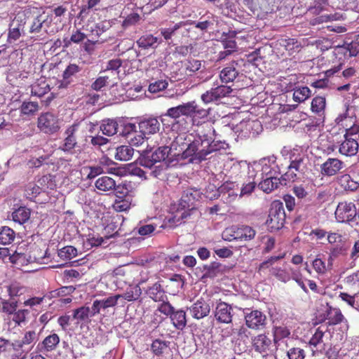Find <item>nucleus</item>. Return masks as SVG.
<instances>
[{"label":"nucleus","mask_w":359,"mask_h":359,"mask_svg":"<svg viewBox=\"0 0 359 359\" xmlns=\"http://www.w3.org/2000/svg\"><path fill=\"white\" fill-rule=\"evenodd\" d=\"M191 135L186 133L177 135L173 142L172 147L177 149L179 147V151H182L181 158L187 159L189 163H199L202 161L206 159L207 153H205L203 147H201V144L196 139H191Z\"/></svg>","instance_id":"1"},{"label":"nucleus","mask_w":359,"mask_h":359,"mask_svg":"<svg viewBox=\"0 0 359 359\" xmlns=\"http://www.w3.org/2000/svg\"><path fill=\"white\" fill-rule=\"evenodd\" d=\"M290 165L287 171L282 175L283 180L285 181L284 185L287 184V181L294 182L303 176L306 172V155L299 149H293L289 154Z\"/></svg>","instance_id":"2"},{"label":"nucleus","mask_w":359,"mask_h":359,"mask_svg":"<svg viewBox=\"0 0 359 359\" xmlns=\"http://www.w3.org/2000/svg\"><path fill=\"white\" fill-rule=\"evenodd\" d=\"M285 221V213L283 203L275 201L271 203L266 224L271 232L282 229Z\"/></svg>","instance_id":"3"},{"label":"nucleus","mask_w":359,"mask_h":359,"mask_svg":"<svg viewBox=\"0 0 359 359\" xmlns=\"http://www.w3.org/2000/svg\"><path fill=\"white\" fill-rule=\"evenodd\" d=\"M255 235L256 231L250 226H232L223 231L222 238L227 241H247L253 239Z\"/></svg>","instance_id":"4"},{"label":"nucleus","mask_w":359,"mask_h":359,"mask_svg":"<svg viewBox=\"0 0 359 359\" xmlns=\"http://www.w3.org/2000/svg\"><path fill=\"white\" fill-rule=\"evenodd\" d=\"M37 128L43 133L53 135L59 131L60 126L55 115L50 112H44L37 118Z\"/></svg>","instance_id":"5"},{"label":"nucleus","mask_w":359,"mask_h":359,"mask_svg":"<svg viewBox=\"0 0 359 359\" xmlns=\"http://www.w3.org/2000/svg\"><path fill=\"white\" fill-rule=\"evenodd\" d=\"M244 319L247 327L253 330H264L267 324L266 316L257 309H246L244 311Z\"/></svg>","instance_id":"6"},{"label":"nucleus","mask_w":359,"mask_h":359,"mask_svg":"<svg viewBox=\"0 0 359 359\" xmlns=\"http://www.w3.org/2000/svg\"><path fill=\"white\" fill-rule=\"evenodd\" d=\"M334 215L337 222H349L357 215L355 205L353 202H340L337 205Z\"/></svg>","instance_id":"7"},{"label":"nucleus","mask_w":359,"mask_h":359,"mask_svg":"<svg viewBox=\"0 0 359 359\" xmlns=\"http://www.w3.org/2000/svg\"><path fill=\"white\" fill-rule=\"evenodd\" d=\"M252 349L265 358L271 353L272 341L266 334H259L251 339Z\"/></svg>","instance_id":"8"},{"label":"nucleus","mask_w":359,"mask_h":359,"mask_svg":"<svg viewBox=\"0 0 359 359\" xmlns=\"http://www.w3.org/2000/svg\"><path fill=\"white\" fill-rule=\"evenodd\" d=\"M78 124H72L66 129L64 133L65 137L62 143L60 145L59 149L70 154L74 153V149L77 146L76 133L78 130Z\"/></svg>","instance_id":"9"},{"label":"nucleus","mask_w":359,"mask_h":359,"mask_svg":"<svg viewBox=\"0 0 359 359\" xmlns=\"http://www.w3.org/2000/svg\"><path fill=\"white\" fill-rule=\"evenodd\" d=\"M218 191L224 203L231 204L238 196L239 187L235 182L226 181L219 187Z\"/></svg>","instance_id":"10"},{"label":"nucleus","mask_w":359,"mask_h":359,"mask_svg":"<svg viewBox=\"0 0 359 359\" xmlns=\"http://www.w3.org/2000/svg\"><path fill=\"white\" fill-rule=\"evenodd\" d=\"M197 138L201 144V147H205L210 142H212L215 137V130L212 124L208 121H204L198 126L196 130Z\"/></svg>","instance_id":"11"},{"label":"nucleus","mask_w":359,"mask_h":359,"mask_svg":"<svg viewBox=\"0 0 359 359\" xmlns=\"http://www.w3.org/2000/svg\"><path fill=\"white\" fill-rule=\"evenodd\" d=\"M232 92L230 86L221 85L215 88H212L202 94L201 100L204 103L208 104L212 102H217L222 98L229 96Z\"/></svg>","instance_id":"12"},{"label":"nucleus","mask_w":359,"mask_h":359,"mask_svg":"<svg viewBox=\"0 0 359 359\" xmlns=\"http://www.w3.org/2000/svg\"><path fill=\"white\" fill-rule=\"evenodd\" d=\"M241 73V66L238 61L232 60L220 72L219 78L222 83L233 82Z\"/></svg>","instance_id":"13"},{"label":"nucleus","mask_w":359,"mask_h":359,"mask_svg":"<svg viewBox=\"0 0 359 359\" xmlns=\"http://www.w3.org/2000/svg\"><path fill=\"white\" fill-rule=\"evenodd\" d=\"M233 309L231 305L224 302L217 304L215 317L218 323L229 324L232 322Z\"/></svg>","instance_id":"14"},{"label":"nucleus","mask_w":359,"mask_h":359,"mask_svg":"<svg viewBox=\"0 0 359 359\" xmlns=\"http://www.w3.org/2000/svg\"><path fill=\"white\" fill-rule=\"evenodd\" d=\"M201 198V192L194 188H187L183 191L180 205L189 210H194V203Z\"/></svg>","instance_id":"15"},{"label":"nucleus","mask_w":359,"mask_h":359,"mask_svg":"<svg viewBox=\"0 0 359 359\" xmlns=\"http://www.w3.org/2000/svg\"><path fill=\"white\" fill-rule=\"evenodd\" d=\"M189 311L194 318L200 320L209 315L210 306L208 301L201 297L191 305Z\"/></svg>","instance_id":"16"},{"label":"nucleus","mask_w":359,"mask_h":359,"mask_svg":"<svg viewBox=\"0 0 359 359\" xmlns=\"http://www.w3.org/2000/svg\"><path fill=\"white\" fill-rule=\"evenodd\" d=\"M344 163L341 160L329 158L320 165V172L323 176H334L344 168Z\"/></svg>","instance_id":"17"},{"label":"nucleus","mask_w":359,"mask_h":359,"mask_svg":"<svg viewBox=\"0 0 359 359\" xmlns=\"http://www.w3.org/2000/svg\"><path fill=\"white\" fill-rule=\"evenodd\" d=\"M193 103H183L176 107L169 108L165 113L164 116H168L174 120L180 118L181 116H185L187 118L190 115L191 111L194 109V107L192 105Z\"/></svg>","instance_id":"18"},{"label":"nucleus","mask_w":359,"mask_h":359,"mask_svg":"<svg viewBox=\"0 0 359 359\" xmlns=\"http://www.w3.org/2000/svg\"><path fill=\"white\" fill-rule=\"evenodd\" d=\"M119 299H121V295L118 294L110 296L104 299L95 300L91 307V316H94L96 314H98L101 309H106L109 307L115 306L117 304V302Z\"/></svg>","instance_id":"19"},{"label":"nucleus","mask_w":359,"mask_h":359,"mask_svg":"<svg viewBox=\"0 0 359 359\" xmlns=\"http://www.w3.org/2000/svg\"><path fill=\"white\" fill-rule=\"evenodd\" d=\"M39 338V334L35 330H28L24 334L23 337L20 340H16L13 343V348L15 351L22 350L24 347L34 344Z\"/></svg>","instance_id":"20"},{"label":"nucleus","mask_w":359,"mask_h":359,"mask_svg":"<svg viewBox=\"0 0 359 359\" xmlns=\"http://www.w3.org/2000/svg\"><path fill=\"white\" fill-rule=\"evenodd\" d=\"M139 129L143 135L155 134L160 130V123L156 118H144L139 123Z\"/></svg>","instance_id":"21"},{"label":"nucleus","mask_w":359,"mask_h":359,"mask_svg":"<svg viewBox=\"0 0 359 359\" xmlns=\"http://www.w3.org/2000/svg\"><path fill=\"white\" fill-rule=\"evenodd\" d=\"M359 144L357 139L353 137H344V140L339 146V151L346 156H355L358 151Z\"/></svg>","instance_id":"22"},{"label":"nucleus","mask_w":359,"mask_h":359,"mask_svg":"<svg viewBox=\"0 0 359 359\" xmlns=\"http://www.w3.org/2000/svg\"><path fill=\"white\" fill-rule=\"evenodd\" d=\"M279 44L287 52L289 55L299 53L304 46L302 42L295 38L280 39Z\"/></svg>","instance_id":"23"},{"label":"nucleus","mask_w":359,"mask_h":359,"mask_svg":"<svg viewBox=\"0 0 359 359\" xmlns=\"http://www.w3.org/2000/svg\"><path fill=\"white\" fill-rule=\"evenodd\" d=\"M161 43V41L151 34H144L136 41L137 46L143 50L156 49Z\"/></svg>","instance_id":"24"},{"label":"nucleus","mask_w":359,"mask_h":359,"mask_svg":"<svg viewBox=\"0 0 359 359\" xmlns=\"http://www.w3.org/2000/svg\"><path fill=\"white\" fill-rule=\"evenodd\" d=\"M169 344V341L155 339L151 345V350L155 355L166 359V355L170 351Z\"/></svg>","instance_id":"25"},{"label":"nucleus","mask_w":359,"mask_h":359,"mask_svg":"<svg viewBox=\"0 0 359 359\" xmlns=\"http://www.w3.org/2000/svg\"><path fill=\"white\" fill-rule=\"evenodd\" d=\"M325 319L327 320L329 325H338L345 320L344 315L339 308L332 307L327 304V309L325 311Z\"/></svg>","instance_id":"26"},{"label":"nucleus","mask_w":359,"mask_h":359,"mask_svg":"<svg viewBox=\"0 0 359 359\" xmlns=\"http://www.w3.org/2000/svg\"><path fill=\"white\" fill-rule=\"evenodd\" d=\"M4 289L6 290V292L8 293V296L11 299L20 297L27 292V287L18 282L12 283L9 285L4 287H0V295L1 294Z\"/></svg>","instance_id":"27"},{"label":"nucleus","mask_w":359,"mask_h":359,"mask_svg":"<svg viewBox=\"0 0 359 359\" xmlns=\"http://www.w3.org/2000/svg\"><path fill=\"white\" fill-rule=\"evenodd\" d=\"M284 182L282 177H269L259 182L258 187L263 191L269 194L277 189L279 184H284Z\"/></svg>","instance_id":"28"},{"label":"nucleus","mask_w":359,"mask_h":359,"mask_svg":"<svg viewBox=\"0 0 359 359\" xmlns=\"http://www.w3.org/2000/svg\"><path fill=\"white\" fill-rule=\"evenodd\" d=\"M325 332L318 327L309 341V344L316 348V351L321 353L326 351V345L323 342V337Z\"/></svg>","instance_id":"29"},{"label":"nucleus","mask_w":359,"mask_h":359,"mask_svg":"<svg viewBox=\"0 0 359 359\" xmlns=\"http://www.w3.org/2000/svg\"><path fill=\"white\" fill-rule=\"evenodd\" d=\"M31 216V210L25 206H20L12 212V219L15 223L24 224L29 221Z\"/></svg>","instance_id":"30"},{"label":"nucleus","mask_w":359,"mask_h":359,"mask_svg":"<svg viewBox=\"0 0 359 359\" xmlns=\"http://www.w3.org/2000/svg\"><path fill=\"white\" fill-rule=\"evenodd\" d=\"M148 296L155 302L163 301L166 299L165 292L159 282L155 283L147 290Z\"/></svg>","instance_id":"31"},{"label":"nucleus","mask_w":359,"mask_h":359,"mask_svg":"<svg viewBox=\"0 0 359 359\" xmlns=\"http://www.w3.org/2000/svg\"><path fill=\"white\" fill-rule=\"evenodd\" d=\"M95 186L102 191H113L116 188V182L110 177L103 176L95 181Z\"/></svg>","instance_id":"32"},{"label":"nucleus","mask_w":359,"mask_h":359,"mask_svg":"<svg viewBox=\"0 0 359 359\" xmlns=\"http://www.w3.org/2000/svg\"><path fill=\"white\" fill-rule=\"evenodd\" d=\"M111 27V22L109 20H104L96 23L90 28V36L93 39H98L101 35L108 31Z\"/></svg>","instance_id":"33"},{"label":"nucleus","mask_w":359,"mask_h":359,"mask_svg":"<svg viewBox=\"0 0 359 359\" xmlns=\"http://www.w3.org/2000/svg\"><path fill=\"white\" fill-rule=\"evenodd\" d=\"M236 32L229 30L228 32H223L222 35V43L224 49L231 52L235 51L236 48V43L233 40L236 36Z\"/></svg>","instance_id":"34"},{"label":"nucleus","mask_w":359,"mask_h":359,"mask_svg":"<svg viewBox=\"0 0 359 359\" xmlns=\"http://www.w3.org/2000/svg\"><path fill=\"white\" fill-rule=\"evenodd\" d=\"M172 148V147H169L164 146L156 149L154 152L151 153V156H149L150 158L149 161L151 163V165L154 163L161 162L165 160L168 157L169 153L170 152Z\"/></svg>","instance_id":"35"},{"label":"nucleus","mask_w":359,"mask_h":359,"mask_svg":"<svg viewBox=\"0 0 359 359\" xmlns=\"http://www.w3.org/2000/svg\"><path fill=\"white\" fill-rule=\"evenodd\" d=\"M291 90H293L294 101L298 103L304 102L311 95V91L307 86H297Z\"/></svg>","instance_id":"36"},{"label":"nucleus","mask_w":359,"mask_h":359,"mask_svg":"<svg viewBox=\"0 0 359 359\" xmlns=\"http://www.w3.org/2000/svg\"><path fill=\"white\" fill-rule=\"evenodd\" d=\"M134 149L129 145H121L116 148L115 159L120 161H127L132 158Z\"/></svg>","instance_id":"37"},{"label":"nucleus","mask_w":359,"mask_h":359,"mask_svg":"<svg viewBox=\"0 0 359 359\" xmlns=\"http://www.w3.org/2000/svg\"><path fill=\"white\" fill-rule=\"evenodd\" d=\"M118 123L114 119H105L102 121L100 130L107 136H112L118 132Z\"/></svg>","instance_id":"38"},{"label":"nucleus","mask_w":359,"mask_h":359,"mask_svg":"<svg viewBox=\"0 0 359 359\" xmlns=\"http://www.w3.org/2000/svg\"><path fill=\"white\" fill-rule=\"evenodd\" d=\"M86 37L87 36L85 33L82 32L80 29H76L72 32L70 38L66 37L63 39V46L65 48H68L72 43L79 44L83 41Z\"/></svg>","instance_id":"39"},{"label":"nucleus","mask_w":359,"mask_h":359,"mask_svg":"<svg viewBox=\"0 0 359 359\" xmlns=\"http://www.w3.org/2000/svg\"><path fill=\"white\" fill-rule=\"evenodd\" d=\"M50 90L48 83L46 81H38L32 86V95L41 97Z\"/></svg>","instance_id":"40"},{"label":"nucleus","mask_w":359,"mask_h":359,"mask_svg":"<svg viewBox=\"0 0 359 359\" xmlns=\"http://www.w3.org/2000/svg\"><path fill=\"white\" fill-rule=\"evenodd\" d=\"M174 326L182 330L187 325L186 313L183 310H178L172 313L170 316Z\"/></svg>","instance_id":"41"},{"label":"nucleus","mask_w":359,"mask_h":359,"mask_svg":"<svg viewBox=\"0 0 359 359\" xmlns=\"http://www.w3.org/2000/svg\"><path fill=\"white\" fill-rule=\"evenodd\" d=\"M326 107V99L323 96H316L313 98L311 104L312 112L320 115L325 111Z\"/></svg>","instance_id":"42"},{"label":"nucleus","mask_w":359,"mask_h":359,"mask_svg":"<svg viewBox=\"0 0 359 359\" xmlns=\"http://www.w3.org/2000/svg\"><path fill=\"white\" fill-rule=\"evenodd\" d=\"M60 343V337L55 334L53 333L45 337L41 344L46 351H52L55 350Z\"/></svg>","instance_id":"43"},{"label":"nucleus","mask_w":359,"mask_h":359,"mask_svg":"<svg viewBox=\"0 0 359 359\" xmlns=\"http://www.w3.org/2000/svg\"><path fill=\"white\" fill-rule=\"evenodd\" d=\"M141 294L142 290L139 285H136L135 286L130 287L123 294L120 295L121 298H123L128 302H133L138 299Z\"/></svg>","instance_id":"44"},{"label":"nucleus","mask_w":359,"mask_h":359,"mask_svg":"<svg viewBox=\"0 0 359 359\" xmlns=\"http://www.w3.org/2000/svg\"><path fill=\"white\" fill-rule=\"evenodd\" d=\"M15 237V231L8 226H3L0 229V243L8 245L11 243Z\"/></svg>","instance_id":"45"},{"label":"nucleus","mask_w":359,"mask_h":359,"mask_svg":"<svg viewBox=\"0 0 359 359\" xmlns=\"http://www.w3.org/2000/svg\"><path fill=\"white\" fill-rule=\"evenodd\" d=\"M141 20V16L137 12H132L126 16L121 23V27L123 29H126L130 27L137 25Z\"/></svg>","instance_id":"46"},{"label":"nucleus","mask_w":359,"mask_h":359,"mask_svg":"<svg viewBox=\"0 0 359 359\" xmlns=\"http://www.w3.org/2000/svg\"><path fill=\"white\" fill-rule=\"evenodd\" d=\"M39 109V106L36 102H23L20 106V110L22 115H34Z\"/></svg>","instance_id":"47"},{"label":"nucleus","mask_w":359,"mask_h":359,"mask_svg":"<svg viewBox=\"0 0 359 359\" xmlns=\"http://www.w3.org/2000/svg\"><path fill=\"white\" fill-rule=\"evenodd\" d=\"M201 61L196 59H189L184 63V67L188 76L194 75L201 68Z\"/></svg>","instance_id":"48"},{"label":"nucleus","mask_w":359,"mask_h":359,"mask_svg":"<svg viewBox=\"0 0 359 359\" xmlns=\"http://www.w3.org/2000/svg\"><path fill=\"white\" fill-rule=\"evenodd\" d=\"M57 255L62 260H71L77 256V249L72 245H67L60 249Z\"/></svg>","instance_id":"49"},{"label":"nucleus","mask_w":359,"mask_h":359,"mask_svg":"<svg viewBox=\"0 0 359 359\" xmlns=\"http://www.w3.org/2000/svg\"><path fill=\"white\" fill-rule=\"evenodd\" d=\"M339 184L345 190H354L357 188V184L354 182L350 175L345 174L337 178Z\"/></svg>","instance_id":"50"},{"label":"nucleus","mask_w":359,"mask_h":359,"mask_svg":"<svg viewBox=\"0 0 359 359\" xmlns=\"http://www.w3.org/2000/svg\"><path fill=\"white\" fill-rule=\"evenodd\" d=\"M29 313L30 311L28 309H18L13 314L11 319L16 325L21 326L22 324L26 323L27 318Z\"/></svg>","instance_id":"51"},{"label":"nucleus","mask_w":359,"mask_h":359,"mask_svg":"<svg viewBox=\"0 0 359 359\" xmlns=\"http://www.w3.org/2000/svg\"><path fill=\"white\" fill-rule=\"evenodd\" d=\"M1 304V309L3 312L9 314L13 315L15 311L17 310L18 308V302L17 301H9L6 299V298L0 297Z\"/></svg>","instance_id":"52"},{"label":"nucleus","mask_w":359,"mask_h":359,"mask_svg":"<svg viewBox=\"0 0 359 359\" xmlns=\"http://www.w3.org/2000/svg\"><path fill=\"white\" fill-rule=\"evenodd\" d=\"M271 274L275 276L278 280L287 283L291 279V276L289 271L281 268L273 267L270 270Z\"/></svg>","instance_id":"53"},{"label":"nucleus","mask_w":359,"mask_h":359,"mask_svg":"<svg viewBox=\"0 0 359 359\" xmlns=\"http://www.w3.org/2000/svg\"><path fill=\"white\" fill-rule=\"evenodd\" d=\"M40 17L41 22L42 23V28L44 29V31L47 34L54 33L55 31L53 29H50L53 20V14L43 12L42 13L40 14Z\"/></svg>","instance_id":"54"},{"label":"nucleus","mask_w":359,"mask_h":359,"mask_svg":"<svg viewBox=\"0 0 359 359\" xmlns=\"http://www.w3.org/2000/svg\"><path fill=\"white\" fill-rule=\"evenodd\" d=\"M73 318L79 321L87 320L89 316H91V310L88 306H81L74 310Z\"/></svg>","instance_id":"55"},{"label":"nucleus","mask_w":359,"mask_h":359,"mask_svg":"<svg viewBox=\"0 0 359 359\" xmlns=\"http://www.w3.org/2000/svg\"><path fill=\"white\" fill-rule=\"evenodd\" d=\"M256 178L257 175L254 176L252 181H249L248 183L243 184V187L241 189L240 196H243L245 195L249 196L254 191L257 184V181L259 180V178L257 180Z\"/></svg>","instance_id":"56"},{"label":"nucleus","mask_w":359,"mask_h":359,"mask_svg":"<svg viewBox=\"0 0 359 359\" xmlns=\"http://www.w3.org/2000/svg\"><path fill=\"white\" fill-rule=\"evenodd\" d=\"M41 191V188L34 184V183H29L26 187L25 194L27 198H29V200H34Z\"/></svg>","instance_id":"57"},{"label":"nucleus","mask_w":359,"mask_h":359,"mask_svg":"<svg viewBox=\"0 0 359 359\" xmlns=\"http://www.w3.org/2000/svg\"><path fill=\"white\" fill-rule=\"evenodd\" d=\"M225 144L226 143L224 142L216 141L214 138L212 142H210L209 144L204 147V149L208 156L214 151L225 149Z\"/></svg>","instance_id":"58"},{"label":"nucleus","mask_w":359,"mask_h":359,"mask_svg":"<svg viewBox=\"0 0 359 359\" xmlns=\"http://www.w3.org/2000/svg\"><path fill=\"white\" fill-rule=\"evenodd\" d=\"M113 207L114 210L118 212L126 211L130 208V202L128 199H126L125 198H116L113 204Z\"/></svg>","instance_id":"59"},{"label":"nucleus","mask_w":359,"mask_h":359,"mask_svg":"<svg viewBox=\"0 0 359 359\" xmlns=\"http://www.w3.org/2000/svg\"><path fill=\"white\" fill-rule=\"evenodd\" d=\"M168 86V83L165 80H158L154 83H151L148 90L151 93H156L166 89Z\"/></svg>","instance_id":"60"},{"label":"nucleus","mask_w":359,"mask_h":359,"mask_svg":"<svg viewBox=\"0 0 359 359\" xmlns=\"http://www.w3.org/2000/svg\"><path fill=\"white\" fill-rule=\"evenodd\" d=\"M189 103H193L192 105L194 107V109L191 111L189 117H191L192 119L194 120L197 117L204 118L208 116V111L203 108H199L195 101L189 102Z\"/></svg>","instance_id":"61"},{"label":"nucleus","mask_w":359,"mask_h":359,"mask_svg":"<svg viewBox=\"0 0 359 359\" xmlns=\"http://www.w3.org/2000/svg\"><path fill=\"white\" fill-rule=\"evenodd\" d=\"M287 355L288 359H304L306 353L303 348L299 347H293L287 351Z\"/></svg>","instance_id":"62"},{"label":"nucleus","mask_w":359,"mask_h":359,"mask_svg":"<svg viewBox=\"0 0 359 359\" xmlns=\"http://www.w3.org/2000/svg\"><path fill=\"white\" fill-rule=\"evenodd\" d=\"M130 184L128 183L124 182L122 184H119L118 185L116 184V188L113 190L116 191V196L118 198H126L128 192Z\"/></svg>","instance_id":"63"},{"label":"nucleus","mask_w":359,"mask_h":359,"mask_svg":"<svg viewBox=\"0 0 359 359\" xmlns=\"http://www.w3.org/2000/svg\"><path fill=\"white\" fill-rule=\"evenodd\" d=\"M290 334V330L285 326L275 327L273 329L274 340H280Z\"/></svg>","instance_id":"64"}]
</instances>
